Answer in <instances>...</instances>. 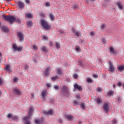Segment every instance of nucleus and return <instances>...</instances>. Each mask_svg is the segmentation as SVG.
<instances>
[{
  "mask_svg": "<svg viewBox=\"0 0 124 124\" xmlns=\"http://www.w3.org/2000/svg\"><path fill=\"white\" fill-rule=\"evenodd\" d=\"M2 16L4 19H5L6 21L9 22L10 24H12L13 23H14V22H17V23H19V24H21V20H20L19 17H15L13 16H7L3 15Z\"/></svg>",
  "mask_w": 124,
  "mask_h": 124,
  "instance_id": "nucleus-1",
  "label": "nucleus"
},
{
  "mask_svg": "<svg viewBox=\"0 0 124 124\" xmlns=\"http://www.w3.org/2000/svg\"><path fill=\"white\" fill-rule=\"evenodd\" d=\"M32 113H33V108L31 107L28 111V115L23 118V121H25L24 124H31L30 121H29V120L32 116Z\"/></svg>",
  "mask_w": 124,
  "mask_h": 124,
  "instance_id": "nucleus-2",
  "label": "nucleus"
},
{
  "mask_svg": "<svg viewBox=\"0 0 124 124\" xmlns=\"http://www.w3.org/2000/svg\"><path fill=\"white\" fill-rule=\"evenodd\" d=\"M61 93L62 95L66 97H70V93L68 87L66 86H63L61 88Z\"/></svg>",
  "mask_w": 124,
  "mask_h": 124,
  "instance_id": "nucleus-3",
  "label": "nucleus"
},
{
  "mask_svg": "<svg viewBox=\"0 0 124 124\" xmlns=\"http://www.w3.org/2000/svg\"><path fill=\"white\" fill-rule=\"evenodd\" d=\"M41 24L43 28L45 30H50L51 29V26L48 24V22L44 19L41 20Z\"/></svg>",
  "mask_w": 124,
  "mask_h": 124,
  "instance_id": "nucleus-4",
  "label": "nucleus"
},
{
  "mask_svg": "<svg viewBox=\"0 0 124 124\" xmlns=\"http://www.w3.org/2000/svg\"><path fill=\"white\" fill-rule=\"evenodd\" d=\"M12 48H13V50L15 52H16L17 51H18V52H21V51L23 50L22 46L18 47V46H17V45H16V44H13V45L12 46Z\"/></svg>",
  "mask_w": 124,
  "mask_h": 124,
  "instance_id": "nucleus-5",
  "label": "nucleus"
},
{
  "mask_svg": "<svg viewBox=\"0 0 124 124\" xmlns=\"http://www.w3.org/2000/svg\"><path fill=\"white\" fill-rule=\"evenodd\" d=\"M77 90L79 91V92H82V91H83L82 86L78 84V83L75 84L74 85V92H76Z\"/></svg>",
  "mask_w": 124,
  "mask_h": 124,
  "instance_id": "nucleus-6",
  "label": "nucleus"
},
{
  "mask_svg": "<svg viewBox=\"0 0 124 124\" xmlns=\"http://www.w3.org/2000/svg\"><path fill=\"white\" fill-rule=\"evenodd\" d=\"M109 69L108 70V71L109 72H111L112 73H113V72H115V70L116 68H115V66H114V65H113L112 62H109Z\"/></svg>",
  "mask_w": 124,
  "mask_h": 124,
  "instance_id": "nucleus-7",
  "label": "nucleus"
},
{
  "mask_svg": "<svg viewBox=\"0 0 124 124\" xmlns=\"http://www.w3.org/2000/svg\"><path fill=\"white\" fill-rule=\"evenodd\" d=\"M17 34L20 42H23L24 41V34L22 32H18Z\"/></svg>",
  "mask_w": 124,
  "mask_h": 124,
  "instance_id": "nucleus-8",
  "label": "nucleus"
},
{
  "mask_svg": "<svg viewBox=\"0 0 124 124\" xmlns=\"http://www.w3.org/2000/svg\"><path fill=\"white\" fill-rule=\"evenodd\" d=\"M17 5L20 9H24L25 7V3L22 1H18L17 2Z\"/></svg>",
  "mask_w": 124,
  "mask_h": 124,
  "instance_id": "nucleus-9",
  "label": "nucleus"
},
{
  "mask_svg": "<svg viewBox=\"0 0 124 124\" xmlns=\"http://www.w3.org/2000/svg\"><path fill=\"white\" fill-rule=\"evenodd\" d=\"M103 109L106 113H108L109 112V105L107 103H105L104 104Z\"/></svg>",
  "mask_w": 124,
  "mask_h": 124,
  "instance_id": "nucleus-10",
  "label": "nucleus"
},
{
  "mask_svg": "<svg viewBox=\"0 0 124 124\" xmlns=\"http://www.w3.org/2000/svg\"><path fill=\"white\" fill-rule=\"evenodd\" d=\"M64 117L66 119H67V120H68V121H71L74 119V116H73L72 115L65 114Z\"/></svg>",
  "mask_w": 124,
  "mask_h": 124,
  "instance_id": "nucleus-11",
  "label": "nucleus"
},
{
  "mask_svg": "<svg viewBox=\"0 0 124 124\" xmlns=\"http://www.w3.org/2000/svg\"><path fill=\"white\" fill-rule=\"evenodd\" d=\"M5 69L6 71H8L9 73L12 72V70L10 69V65L7 64L5 67Z\"/></svg>",
  "mask_w": 124,
  "mask_h": 124,
  "instance_id": "nucleus-12",
  "label": "nucleus"
},
{
  "mask_svg": "<svg viewBox=\"0 0 124 124\" xmlns=\"http://www.w3.org/2000/svg\"><path fill=\"white\" fill-rule=\"evenodd\" d=\"M72 31L73 33H75L74 35H76V36L79 37L80 35H81V32L76 31L74 28L72 29Z\"/></svg>",
  "mask_w": 124,
  "mask_h": 124,
  "instance_id": "nucleus-13",
  "label": "nucleus"
},
{
  "mask_svg": "<svg viewBox=\"0 0 124 124\" xmlns=\"http://www.w3.org/2000/svg\"><path fill=\"white\" fill-rule=\"evenodd\" d=\"M14 92L17 95H21V94H22V92L20 91V90H19L18 89H14Z\"/></svg>",
  "mask_w": 124,
  "mask_h": 124,
  "instance_id": "nucleus-14",
  "label": "nucleus"
},
{
  "mask_svg": "<svg viewBox=\"0 0 124 124\" xmlns=\"http://www.w3.org/2000/svg\"><path fill=\"white\" fill-rule=\"evenodd\" d=\"M117 5L118 6V8H119V9H120V10H123V9H124L123 5H122V2L121 1L117 2Z\"/></svg>",
  "mask_w": 124,
  "mask_h": 124,
  "instance_id": "nucleus-15",
  "label": "nucleus"
},
{
  "mask_svg": "<svg viewBox=\"0 0 124 124\" xmlns=\"http://www.w3.org/2000/svg\"><path fill=\"white\" fill-rule=\"evenodd\" d=\"M47 93L46 91H44L42 92V98L45 99L46 98V94Z\"/></svg>",
  "mask_w": 124,
  "mask_h": 124,
  "instance_id": "nucleus-16",
  "label": "nucleus"
},
{
  "mask_svg": "<svg viewBox=\"0 0 124 124\" xmlns=\"http://www.w3.org/2000/svg\"><path fill=\"white\" fill-rule=\"evenodd\" d=\"M26 25L27 26L31 27H32V25H33V23H32V21L29 20L26 23Z\"/></svg>",
  "mask_w": 124,
  "mask_h": 124,
  "instance_id": "nucleus-17",
  "label": "nucleus"
},
{
  "mask_svg": "<svg viewBox=\"0 0 124 124\" xmlns=\"http://www.w3.org/2000/svg\"><path fill=\"white\" fill-rule=\"evenodd\" d=\"M116 102H118V103H121V101H122V98L121 97V96H117L116 99Z\"/></svg>",
  "mask_w": 124,
  "mask_h": 124,
  "instance_id": "nucleus-18",
  "label": "nucleus"
},
{
  "mask_svg": "<svg viewBox=\"0 0 124 124\" xmlns=\"http://www.w3.org/2000/svg\"><path fill=\"white\" fill-rule=\"evenodd\" d=\"M26 16L27 17V18H28V19H29L30 18L31 19H32L33 17H32V14H30V13H26Z\"/></svg>",
  "mask_w": 124,
  "mask_h": 124,
  "instance_id": "nucleus-19",
  "label": "nucleus"
},
{
  "mask_svg": "<svg viewBox=\"0 0 124 124\" xmlns=\"http://www.w3.org/2000/svg\"><path fill=\"white\" fill-rule=\"evenodd\" d=\"M49 71H50V69L49 68H47L45 70V76H48V75H49Z\"/></svg>",
  "mask_w": 124,
  "mask_h": 124,
  "instance_id": "nucleus-20",
  "label": "nucleus"
},
{
  "mask_svg": "<svg viewBox=\"0 0 124 124\" xmlns=\"http://www.w3.org/2000/svg\"><path fill=\"white\" fill-rule=\"evenodd\" d=\"M49 17H50V20H51V21H54V20H55V16H54V15H53V14L52 13H51L50 14Z\"/></svg>",
  "mask_w": 124,
  "mask_h": 124,
  "instance_id": "nucleus-21",
  "label": "nucleus"
},
{
  "mask_svg": "<svg viewBox=\"0 0 124 124\" xmlns=\"http://www.w3.org/2000/svg\"><path fill=\"white\" fill-rule=\"evenodd\" d=\"M117 69H118L119 71H122V70H124V65L119 66L117 67Z\"/></svg>",
  "mask_w": 124,
  "mask_h": 124,
  "instance_id": "nucleus-22",
  "label": "nucleus"
},
{
  "mask_svg": "<svg viewBox=\"0 0 124 124\" xmlns=\"http://www.w3.org/2000/svg\"><path fill=\"white\" fill-rule=\"evenodd\" d=\"M2 30L4 31V32H7L8 31V28L5 26H3L2 27Z\"/></svg>",
  "mask_w": 124,
  "mask_h": 124,
  "instance_id": "nucleus-23",
  "label": "nucleus"
},
{
  "mask_svg": "<svg viewBox=\"0 0 124 124\" xmlns=\"http://www.w3.org/2000/svg\"><path fill=\"white\" fill-rule=\"evenodd\" d=\"M76 50L77 51V52H81V48H80V46H77L76 48Z\"/></svg>",
  "mask_w": 124,
  "mask_h": 124,
  "instance_id": "nucleus-24",
  "label": "nucleus"
},
{
  "mask_svg": "<svg viewBox=\"0 0 124 124\" xmlns=\"http://www.w3.org/2000/svg\"><path fill=\"white\" fill-rule=\"evenodd\" d=\"M110 53H112V54L113 55H115V54H116V52H115V51H114V48L113 47H110Z\"/></svg>",
  "mask_w": 124,
  "mask_h": 124,
  "instance_id": "nucleus-25",
  "label": "nucleus"
},
{
  "mask_svg": "<svg viewBox=\"0 0 124 124\" xmlns=\"http://www.w3.org/2000/svg\"><path fill=\"white\" fill-rule=\"evenodd\" d=\"M12 119L14 121H18V120H19V117L17 116H13Z\"/></svg>",
  "mask_w": 124,
  "mask_h": 124,
  "instance_id": "nucleus-26",
  "label": "nucleus"
},
{
  "mask_svg": "<svg viewBox=\"0 0 124 124\" xmlns=\"http://www.w3.org/2000/svg\"><path fill=\"white\" fill-rule=\"evenodd\" d=\"M45 5L46 7H50V6H51V4L50 3V2H46Z\"/></svg>",
  "mask_w": 124,
  "mask_h": 124,
  "instance_id": "nucleus-27",
  "label": "nucleus"
},
{
  "mask_svg": "<svg viewBox=\"0 0 124 124\" xmlns=\"http://www.w3.org/2000/svg\"><path fill=\"white\" fill-rule=\"evenodd\" d=\"M55 46L57 49H60V48H61V45L59 43H56Z\"/></svg>",
  "mask_w": 124,
  "mask_h": 124,
  "instance_id": "nucleus-28",
  "label": "nucleus"
},
{
  "mask_svg": "<svg viewBox=\"0 0 124 124\" xmlns=\"http://www.w3.org/2000/svg\"><path fill=\"white\" fill-rule=\"evenodd\" d=\"M87 81L88 82V83H93V79L90 78H88L87 79Z\"/></svg>",
  "mask_w": 124,
  "mask_h": 124,
  "instance_id": "nucleus-29",
  "label": "nucleus"
},
{
  "mask_svg": "<svg viewBox=\"0 0 124 124\" xmlns=\"http://www.w3.org/2000/svg\"><path fill=\"white\" fill-rule=\"evenodd\" d=\"M80 106H81V108H82V109H85V108L86 107V105H85V103H81L80 104Z\"/></svg>",
  "mask_w": 124,
  "mask_h": 124,
  "instance_id": "nucleus-30",
  "label": "nucleus"
},
{
  "mask_svg": "<svg viewBox=\"0 0 124 124\" xmlns=\"http://www.w3.org/2000/svg\"><path fill=\"white\" fill-rule=\"evenodd\" d=\"M7 117L8 119H11L13 118V115L11 113H9L7 115Z\"/></svg>",
  "mask_w": 124,
  "mask_h": 124,
  "instance_id": "nucleus-31",
  "label": "nucleus"
},
{
  "mask_svg": "<svg viewBox=\"0 0 124 124\" xmlns=\"http://www.w3.org/2000/svg\"><path fill=\"white\" fill-rule=\"evenodd\" d=\"M97 91L98 93H102V88H101L100 87H98L97 88Z\"/></svg>",
  "mask_w": 124,
  "mask_h": 124,
  "instance_id": "nucleus-32",
  "label": "nucleus"
},
{
  "mask_svg": "<svg viewBox=\"0 0 124 124\" xmlns=\"http://www.w3.org/2000/svg\"><path fill=\"white\" fill-rule=\"evenodd\" d=\"M78 7V4H75L72 6V8H73V9H77Z\"/></svg>",
  "mask_w": 124,
  "mask_h": 124,
  "instance_id": "nucleus-33",
  "label": "nucleus"
},
{
  "mask_svg": "<svg viewBox=\"0 0 124 124\" xmlns=\"http://www.w3.org/2000/svg\"><path fill=\"white\" fill-rule=\"evenodd\" d=\"M57 73L59 75H61V74H62V72L61 70V69H57Z\"/></svg>",
  "mask_w": 124,
  "mask_h": 124,
  "instance_id": "nucleus-34",
  "label": "nucleus"
},
{
  "mask_svg": "<svg viewBox=\"0 0 124 124\" xmlns=\"http://www.w3.org/2000/svg\"><path fill=\"white\" fill-rule=\"evenodd\" d=\"M54 90H56V91H59L60 89L59 87V85H55L54 87Z\"/></svg>",
  "mask_w": 124,
  "mask_h": 124,
  "instance_id": "nucleus-35",
  "label": "nucleus"
},
{
  "mask_svg": "<svg viewBox=\"0 0 124 124\" xmlns=\"http://www.w3.org/2000/svg\"><path fill=\"white\" fill-rule=\"evenodd\" d=\"M96 102L98 104H100V103L101 102V100L99 98H97L96 99Z\"/></svg>",
  "mask_w": 124,
  "mask_h": 124,
  "instance_id": "nucleus-36",
  "label": "nucleus"
},
{
  "mask_svg": "<svg viewBox=\"0 0 124 124\" xmlns=\"http://www.w3.org/2000/svg\"><path fill=\"white\" fill-rule=\"evenodd\" d=\"M44 114H46L47 115H49V114H52V110H50L48 112L44 111Z\"/></svg>",
  "mask_w": 124,
  "mask_h": 124,
  "instance_id": "nucleus-37",
  "label": "nucleus"
},
{
  "mask_svg": "<svg viewBox=\"0 0 124 124\" xmlns=\"http://www.w3.org/2000/svg\"><path fill=\"white\" fill-rule=\"evenodd\" d=\"M73 77L74 79H78V74H75V75H74Z\"/></svg>",
  "mask_w": 124,
  "mask_h": 124,
  "instance_id": "nucleus-38",
  "label": "nucleus"
},
{
  "mask_svg": "<svg viewBox=\"0 0 124 124\" xmlns=\"http://www.w3.org/2000/svg\"><path fill=\"white\" fill-rule=\"evenodd\" d=\"M46 49H47V48L45 46H43L42 48V50L43 52H46Z\"/></svg>",
  "mask_w": 124,
  "mask_h": 124,
  "instance_id": "nucleus-39",
  "label": "nucleus"
},
{
  "mask_svg": "<svg viewBox=\"0 0 124 124\" xmlns=\"http://www.w3.org/2000/svg\"><path fill=\"white\" fill-rule=\"evenodd\" d=\"M35 123L36 124H40V120L36 119V120H35Z\"/></svg>",
  "mask_w": 124,
  "mask_h": 124,
  "instance_id": "nucleus-40",
  "label": "nucleus"
},
{
  "mask_svg": "<svg viewBox=\"0 0 124 124\" xmlns=\"http://www.w3.org/2000/svg\"><path fill=\"white\" fill-rule=\"evenodd\" d=\"M112 123L113 124H117V119H116L115 118L113 119L112 121Z\"/></svg>",
  "mask_w": 124,
  "mask_h": 124,
  "instance_id": "nucleus-41",
  "label": "nucleus"
},
{
  "mask_svg": "<svg viewBox=\"0 0 124 124\" xmlns=\"http://www.w3.org/2000/svg\"><path fill=\"white\" fill-rule=\"evenodd\" d=\"M114 93V91H109L108 93V95H112Z\"/></svg>",
  "mask_w": 124,
  "mask_h": 124,
  "instance_id": "nucleus-42",
  "label": "nucleus"
},
{
  "mask_svg": "<svg viewBox=\"0 0 124 124\" xmlns=\"http://www.w3.org/2000/svg\"><path fill=\"white\" fill-rule=\"evenodd\" d=\"M18 80H19V79L17 78H15L14 79V82L15 83H16L17 82H18Z\"/></svg>",
  "mask_w": 124,
  "mask_h": 124,
  "instance_id": "nucleus-43",
  "label": "nucleus"
},
{
  "mask_svg": "<svg viewBox=\"0 0 124 124\" xmlns=\"http://www.w3.org/2000/svg\"><path fill=\"white\" fill-rule=\"evenodd\" d=\"M101 41H102V42H103V43H106V39H105V38H103L101 39Z\"/></svg>",
  "mask_w": 124,
  "mask_h": 124,
  "instance_id": "nucleus-44",
  "label": "nucleus"
},
{
  "mask_svg": "<svg viewBox=\"0 0 124 124\" xmlns=\"http://www.w3.org/2000/svg\"><path fill=\"white\" fill-rule=\"evenodd\" d=\"M32 47L33 48V50H37V46L36 45H33Z\"/></svg>",
  "mask_w": 124,
  "mask_h": 124,
  "instance_id": "nucleus-45",
  "label": "nucleus"
},
{
  "mask_svg": "<svg viewBox=\"0 0 124 124\" xmlns=\"http://www.w3.org/2000/svg\"><path fill=\"white\" fill-rule=\"evenodd\" d=\"M24 69H25V70H28V69H29V66L28 65H25L24 66Z\"/></svg>",
  "mask_w": 124,
  "mask_h": 124,
  "instance_id": "nucleus-46",
  "label": "nucleus"
},
{
  "mask_svg": "<svg viewBox=\"0 0 124 124\" xmlns=\"http://www.w3.org/2000/svg\"><path fill=\"white\" fill-rule=\"evenodd\" d=\"M122 85H123V83H122V82H118L117 83L118 87H121Z\"/></svg>",
  "mask_w": 124,
  "mask_h": 124,
  "instance_id": "nucleus-47",
  "label": "nucleus"
},
{
  "mask_svg": "<svg viewBox=\"0 0 124 124\" xmlns=\"http://www.w3.org/2000/svg\"><path fill=\"white\" fill-rule=\"evenodd\" d=\"M59 123H60L61 124H62L63 123V121H62V119H59L58 120Z\"/></svg>",
  "mask_w": 124,
  "mask_h": 124,
  "instance_id": "nucleus-48",
  "label": "nucleus"
},
{
  "mask_svg": "<svg viewBox=\"0 0 124 124\" xmlns=\"http://www.w3.org/2000/svg\"><path fill=\"white\" fill-rule=\"evenodd\" d=\"M49 45H50V46H51V47H53V43L52 41L50 42Z\"/></svg>",
  "mask_w": 124,
  "mask_h": 124,
  "instance_id": "nucleus-49",
  "label": "nucleus"
},
{
  "mask_svg": "<svg viewBox=\"0 0 124 124\" xmlns=\"http://www.w3.org/2000/svg\"><path fill=\"white\" fill-rule=\"evenodd\" d=\"M40 15L41 17H45V14H40Z\"/></svg>",
  "mask_w": 124,
  "mask_h": 124,
  "instance_id": "nucleus-50",
  "label": "nucleus"
},
{
  "mask_svg": "<svg viewBox=\"0 0 124 124\" xmlns=\"http://www.w3.org/2000/svg\"><path fill=\"white\" fill-rule=\"evenodd\" d=\"M50 101L51 103H54V99L53 98L50 99Z\"/></svg>",
  "mask_w": 124,
  "mask_h": 124,
  "instance_id": "nucleus-51",
  "label": "nucleus"
},
{
  "mask_svg": "<svg viewBox=\"0 0 124 124\" xmlns=\"http://www.w3.org/2000/svg\"><path fill=\"white\" fill-rule=\"evenodd\" d=\"M51 79L52 81H55V80H56L55 77H53L52 78H51Z\"/></svg>",
  "mask_w": 124,
  "mask_h": 124,
  "instance_id": "nucleus-52",
  "label": "nucleus"
},
{
  "mask_svg": "<svg viewBox=\"0 0 124 124\" xmlns=\"http://www.w3.org/2000/svg\"><path fill=\"white\" fill-rule=\"evenodd\" d=\"M90 34L92 36H93V35H94V33L93 32H91Z\"/></svg>",
  "mask_w": 124,
  "mask_h": 124,
  "instance_id": "nucleus-53",
  "label": "nucleus"
},
{
  "mask_svg": "<svg viewBox=\"0 0 124 124\" xmlns=\"http://www.w3.org/2000/svg\"><path fill=\"white\" fill-rule=\"evenodd\" d=\"M104 28H105V24L102 25L101 29H103Z\"/></svg>",
  "mask_w": 124,
  "mask_h": 124,
  "instance_id": "nucleus-54",
  "label": "nucleus"
},
{
  "mask_svg": "<svg viewBox=\"0 0 124 124\" xmlns=\"http://www.w3.org/2000/svg\"><path fill=\"white\" fill-rule=\"evenodd\" d=\"M43 38L46 40V39H48V37H47V36H44Z\"/></svg>",
  "mask_w": 124,
  "mask_h": 124,
  "instance_id": "nucleus-55",
  "label": "nucleus"
},
{
  "mask_svg": "<svg viewBox=\"0 0 124 124\" xmlns=\"http://www.w3.org/2000/svg\"><path fill=\"white\" fill-rule=\"evenodd\" d=\"M74 103H75V104H76V105H77V104H78V102H77V100H75L74 101Z\"/></svg>",
  "mask_w": 124,
  "mask_h": 124,
  "instance_id": "nucleus-56",
  "label": "nucleus"
},
{
  "mask_svg": "<svg viewBox=\"0 0 124 124\" xmlns=\"http://www.w3.org/2000/svg\"><path fill=\"white\" fill-rule=\"evenodd\" d=\"M60 33H61V34H62L64 33V32H63V31H62V30H61L60 31Z\"/></svg>",
  "mask_w": 124,
  "mask_h": 124,
  "instance_id": "nucleus-57",
  "label": "nucleus"
},
{
  "mask_svg": "<svg viewBox=\"0 0 124 124\" xmlns=\"http://www.w3.org/2000/svg\"><path fill=\"white\" fill-rule=\"evenodd\" d=\"M93 77H94L95 78H97L98 77V76H97V75H93Z\"/></svg>",
  "mask_w": 124,
  "mask_h": 124,
  "instance_id": "nucleus-58",
  "label": "nucleus"
},
{
  "mask_svg": "<svg viewBox=\"0 0 124 124\" xmlns=\"http://www.w3.org/2000/svg\"><path fill=\"white\" fill-rule=\"evenodd\" d=\"M26 3H30V0H26Z\"/></svg>",
  "mask_w": 124,
  "mask_h": 124,
  "instance_id": "nucleus-59",
  "label": "nucleus"
},
{
  "mask_svg": "<svg viewBox=\"0 0 124 124\" xmlns=\"http://www.w3.org/2000/svg\"><path fill=\"white\" fill-rule=\"evenodd\" d=\"M46 86H47V88H50V84L47 83Z\"/></svg>",
  "mask_w": 124,
  "mask_h": 124,
  "instance_id": "nucleus-60",
  "label": "nucleus"
},
{
  "mask_svg": "<svg viewBox=\"0 0 124 124\" xmlns=\"http://www.w3.org/2000/svg\"><path fill=\"white\" fill-rule=\"evenodd\" d=\"M31 97H32L33 98L34 97V94H31Z\"/></svg>",
  "mask_w": 124,
  "mask_h": 124,
  "instance_id": "nucleus-61",
  "label": "nucleus"
},
{
  "mask_svg": "<svg viewBox=\"0 0 124 124\" xmlns=\"http://www.w3.org/2000/svg\"><path fill=\"white\" fill-rule=\"evenodd\" d=\"M113 87L114 89H116V84H113Z\"/></svg>",
  "mask_w": 124,
  "mask_h": 124,
  "instance_id": "nucleus-62",
  "label": "nucleus"
},
{
  "mask_svg": "<svg viewBox=\"0 0 124 124\" xmlns=\"http://www.w3.org/2000/svg\"><path fill=\"white\" fill-rule=\"evenodd\" d=\"M55 77L56 80H57V79H59V76H56Z\"/></svg>",
  "mask_w": 124,
  "mask_h": 124,
  "instance_id": "nucleus-63",
  "label": "nucleus"
},
{
  "mask_svg": "<svg viewBox=\"0 0 124 124\" xmlns=\"http://www.w3.org/2000/svg\"><path fill=\"white\" fill-rule=\"evenodd\" d=\"M79 124H82V121H78Z\"/></svg>",
  "mask_w": 124,
  "mask_h": 124,
  "instance_id": "nucleus-64",
  "label": "nucleus"
}]
</instances>
